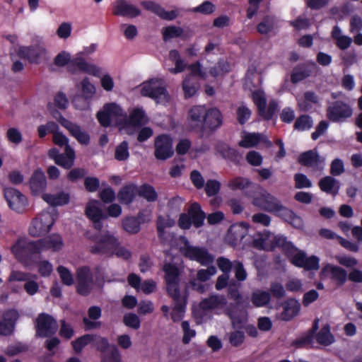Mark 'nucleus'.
<instances>
[{
	"instance_id": "nucleus-1",
	"label": "nucleus",
	"mask_w": 362,
	"mask_h": 362,
	"mask_svg": "<svg viewBox=\"0 0 362 362\" xmlns=\"http://www.w3.org/2000/svg\"><path fill=\"white\" fill-rule=\"evenodd\" d=\"M54 64L59 67H63L66 65L67 71L71 74L81 71L98 77L102 74L100 68L94 64H88L84 59L80 57L71 59L70 54L65 51L59 52L54 57Z\"/></svg>"
},
{
	"instance_id": "nucleus-2",
	"label": "nucleus",
	"mask_w": 362,
	"mask_h": 362,
	"mask_svg": "<svg viewBox=\"0 0 362 362\" xmlns=\"http://www.w3.org/2000/svg\"><path fill=\"white\" fill-rule=\"evenodd\" d=\"M252 203L255 206L268 212L274 213L278 216H287L288 213H290L288 209L284 206L279 199L267 190H263L257 194L253 199Z\"/></svg>"
},
{
	"instance_id": "nucleus-3",
	"label": "nucleus",
	"mask_w": 362,
	"mask_h": 362,
	"mask_svg": "<svg viewBox=\"0 0 362 362\" xmlns=\"http://www.w3.org/2000/svg\"><path fill=\"white\" fill-rule=\"evenodd\" d=\"M93 346L101 352V362H121V355L115 345L109 344L106 338L93 334Z\"/></svg>"
},
{
	"instance_id": "nucleus-4",
	"label": "nucleus",
	"mask_w": 362,
	"mask_h": 362,
	"mask_svg": "<svg viewBox=\"0 0 362 362\" xmlns=\"http://www.w3.org/2000/svg\"><path fill=\"white\" fill-rule=\"evenodd\" d=\"M353 115L351 105L342 100H336L328 105L326 116L332 122H344Z\"/></svg>"
},
{
	"instance_id": "nucleus-5",
	"label": "nucleus",
	"mask_w": 362,
	"mask_h": 362,
	"mask_svg": "<svg viewBox=\"0 0 362 362\" xmlns=\"http://www.w3.org/2000/svg\"><path fill=\"white\" fill-rule=\"evenodd\" d=\"M148 122V118L142 108H134L129 115L123 117V129L129 135H133L136 130Z\"/></svg>"
},
{
	"instance_id": "nucleus-6",
	"label": "nucleus",
	"mask_w": 362,
	"mask_h": 362,
	"mask_svg": "<svg viewBox=\"0 0 362 362\" xmlns=\"http://www.w3.org/2000/svg\"><path fill=\"white\" fill-rule=\"evenodd\" d=\"M95 244L90 247V252L93 255H114V248L117 243V238L110 233H105L98 238L94 236H88Z\"/></svg>"
},
{
	"instance_id": "nucleus-7",
	"label": "nucleus",
	"mask_w": 362,
	"mask_h": 362,
	"mask_svg": "<svg viewBox=\"0 0 362 362\" xmlns=\"http://www.w3.org/2000/svg\"><path fill=\"white\" fill-rule=\"evenodd\" d=\"M53 216L49 212H42L33 219L29 227V233L37 237L48 233L54 224Z\"/></svg>"
},
{
	"instance_id": "nucleus-8",
	"label": "nucleus",
	"mask_w": 362,
	"mask_h": 362,
	"mask_svg": "<svg viewBox=\"0 0 362 362\" xmlns=\"http://www.w3.org/2000/svg\"><path fill=\"white\" fill-rule=\"evenodd\" d=\"M206 108L203 105L193 106L188 112L187 127L203 137Z\"/></svg>"
},
{
	"instance_id": "nucleus-9",
	"label": "nucleus",
	"mask_w": 362,
	"mask_h": 362,
	"mask_svg": "<svg viewBox=\"0 0 362 362\" xmlns=\"http://www.w3.org/2000/svg\"><path fill=\"white\" fill-rule=\"evenodd\" d=\"M45 54V45L42 41L39 40L30 46L20 47L18 51V55L20 57L26 59L30 63L33 64L39 63Z\"/></svg>"
},
{
	"instance_id": "nucleus-10",
	"label": "nucleus",
	"mask_w": 362,
	"mask_h": 362,
	"mask_svg": "<svg viewBox=\"0 0 362 362\" xmlns=\"http://www.w3.org/2000/svg\"><path fill=\"white\" fill-rule=\"evenodd\" d=\"M216 264L221 272H228L230 274L233 270L236 281L242 282L247 278V272L243 262L239 260L230 261L226 257H220L216 259Z\"/></svg>"
},
{
	"instance_id": "nucleus-11",
	"label": "nucleus",
	"mask_w": 362,
	"mask_h": 362,
	"mask_svg": "<svg viewBox=\"0 0 362 362\" xmlns=\"http://www.w3.org/2000/svg\"><path fill=\"white\" fill-rule=\"evenodd\" d=\"M77 291L82 296H88L93 289L95 281L90 267L83 266L76 270Z\"/></svg>"
},
{
	"instance_id": "nucleus-12",
	"label": "nucleus",
	"mask_w": 362,
	"mask_h": 362,
	"mask_svg": "<svg viewBox=\"0 0 362 362\" xmlns=\"http://www.w3.org/2000/svg\"><path fill=\"white\" fill-rule=\"evenodd\" d=\"M183 254L186 257L197 261L204 266L209 265L214 261V256L205 247L186 245L183 248Z\"/></svg>"
},
{
	"instance_id": "nucleus-13",
	"label": "nucleus",
	"mask_w": 362,
	"mask_h": 362,
	"mask_svg": "<svg viewBox=\"0 0 362 362\" xmlns=\"http://www.w3.org/2000/svg\"><path fill=\"white\" fill-rule=\"evenodd\" d=\"M141 94L143 96L151 98L158 103L166 102L168 98L165 88L153 80L143 84Z\"/></svg>"
},
{
	"instance_id": "nucleus-14",
	"label": "nucleus",
	"mask_w": 362,
	"mask_h": 362,
	"mask_svg": "<svg viewBox=\"0 0 362 362\" xmlns=\"http://www.w3.org/2000/svg\"><path fill=\"white\" fill-rule=\"evenodd\" d=\"M36 333L40 337H47L54 334L58 328L56 320L49 315H39L37 320Z\"/></svg>"
},
{
	"instance_id": "nucleus-15",
	"label": "nucleus",
	"mask_w": 362,
	"mask_h": 362,
	"mask_svg": "<svg viewBox=\"0 0 362 362\" xmlns=\"http://www.w3.org/2000/svg\"><path fill=\"white\" fill-rule=\"evenodd\" d=\"M222 114L219 110L217 108L207 109L203 130V137H209L222 125Z\"/></svg>"
},
{
	"instance_id": "nucleus-16",
	"label": "nucleus",
	"mask_w": 362,
	"mask_h": 362,
	"mask_svg": "<svg viewBox=\"0 0 362 362\" xmlns=\"http://www.w3.org/2000/svg\"><path fill=\"white\" fill-rule=\"evenodd\" d=\"M4 197L9 207L18 213L23 212L28 204L26 197L20 191L12 187L4 189Z\"/></svg>"
},
{
	"instance_id": "nucleus-17",
	"label": "nucleus",
	"mask_w": 362,
	"mask_h": 362,
	"mask_svg": "<svg viewBox=\"0 0 362 362\" xmlns=\"http://www.w3.org/2000/svg\"><path fill=\"white\" fill-rule=\"evenodd\" d=\"M122 115V110L119 105L115 103H108L97 113V118L102 126L108 127L112 120L117 119Z\"/></svg>"
},
{
	"instance_id": "nucleus-18",
	"label": "nucleus",
	"mask_w": 362,
	"mask_h": 362,
	"mask_svg": "<svg viewBox=\"0 0 362 362\" xmlns=\"http://www.w3.org/2000/svg\"><path fill=\"white\" fill-rule=\"evenodd\" d=\"M291 262L295 266L304 268L305 270H317L319 269V259L315 256L308 257L303 251H299L296 248L293 250Z\"/></svg>"
},
{
	"instance_id": "nucleus-19",
	"label": "nucleus",
	"mask_w": 362,
	"mask_h": 362,
	"mask_svg": "<svg viewBox=\"0 0 362 362\" xmlns=\"http://www.w3.org/2000/svg\"><path fill=\"white\" fill-rule=\"evenodd\" d=\"M11 252L20 261L24 260L30 255L37 254L36 241L27 242L23 240H18L12 247Z\"/></svg>"
},
{
	"instance_id": "nucleus-20",
	"label": "nucleus",
	"mask_w": 362,
	"mask_h": 362,
	"mask_svg": "<svg viewBox=\"0 0 362 362\" xmlns=\"http://www.w3.org/2000/svg\"><path fill=\"white\" fill-rule=\"evenodd\" d=\"M172 139L167 135H160L155 139V156L159 160H166L173 154Z\"/></svg>"
},
{
	"instance_id": "nucleus-21",
	"label": "nucleus",
	"mask_w": 362,
	"mask_h": 362,
	"mask_svg": "<svg viewBox=\"0 0 362 362\" xmlns=\"http://www.w3.org/2000/svg\"><path fill=\"white\" fill-rule=\"evenodd\" d=\"M298 162L304 166L312 168L315 171H322L325 159L316 151L310 150L301 153L298 157Z\"/></svg>"
},
{
	"instance_id": "nucleus-22",
	"label": "nucleus",
	"mask_w": 362,
	"mask_h": 362,
	"mask_svg": "<svg viewBox=\"0 0 362 362\" xmlns=\"http://www.w3.org/2000/svg\"><path fill=\"white\" fill-rule=\"evenodd\" d=\"M230 320L233 328H242L247 321V313L237 305H230L224 311Z\"/></svg>"
},
{
	"instance_id": "nucleus-23",
	"label": "nucleus",
	"mask_w": 362,
	"mask_h": 362,
	"mask_svg": "<svg viewBox=\"0 0 362 362\" xmlns=\"http://www.w3.org/2000/svg\"><path fill=\"white\" fill-rule=\"evenodd\" d=\"M38 253L42 251L52 250L53 251L60 250L63 247L62 238L57 234H53L47 238L36 241Z\"/></svg>"
},
{
	"instance_id": "nucleus-24",
	"label": "nucleus",
	"mask_w": 362,
	"mask_h": 362,
	"mask_svg": "<svg viewBox=\"0 0 362 362\" xmlns=\"http://www.w3.org/2000/svg\"><path fill=\"white\" fill-rule=\"evenodd\" d=\"M62 126L66 128L70 134L82 145H88L90 142L89 134L77 124L69 120H64Z\"/></svg>"
},
{
	"instance_id": "nucleus-25",
	"label": "nucleus",
	"mask_w": 362,
	"mask_h": 362,
	"mask_svg": "<svg viewBox=\"0 0 362 362\" xmlns=\"http://www.w3.org/2000/svg\"><path fill=\"white\" fill-rule=\"evenodd\" d=\"M140 13L139 8L124 0L116 1L113 8V14L116 16L134 18L139 16Z\"/></svg>"
},
{
	"instance_id": "nucleus-26",
	"label": "nucleus",
	"mask_w": 362,
	"mask_h": 362,
	"mask_svg": "<svg viewBox=\"0 0 362 362\" xmlns=\"http://www.w3.org/2000/svg\"><path fill=\"white\" fill-rule=\"evenodd\" d=\"M47 187V180L44 172L41 169H37L33 173L30 179V188L35 195L41 194Z\"/></svg>"
},
{
	"instance_id": "nucleus-27",
	"label": "nucleus",
	"mask_w": 362,
	"mask_h": 362,
	"mask_svg": "<svg viewBox=\"0 0 362 362\" xmlns=\"http://www.w3.org/2000/svg\"><path fill=\"white\" fill-rule=\"evenodd\" d=\"M87 216L94 222V227L97 230L102 228L100 220L103 218V211L100 209V203L98 201L93 200L88 202L86 208Z\"/></svg>"
},
{
	"instance_id": "nucleus-28",
	"label": "nucleus",
	"mask_w": 362,
	"mask_h": 362,
	"mask_svg": "<svg viewBox=\"0 0 362 362\" xmlns=\"http://www.w3.org/2000/svg\"><path fill=\"white\" fill-rule=\"evenodd\" d=\"M227 303L226 298L222 295H211L199 303V308L203 310H211L223 308Z\"/></svg>"
},
{
	"instance_id": "nucleus-29",
	"label": "nucleus",
	"mask_w": 362,
	"mask_h": 362,
	"mask_svg": "<svg viewBox=\"0 0 362 362\" xmlns=\"http://www.w3.org/2000/svg\"><path fill=\"white\" fill-rule=\"evenodd\" d=\"M315 69V63L303 64L295 67L291 74V82L297 83L310 76Z\"/></svg>"
},
{
	"instance_id": "nucleus-30",
	"label": "nucleus",
	"mask_w": 362,
	"mask_h": 362,
	"mask_svg": "<svg viewBox=\"0 0 362 362\" xmlns=\"http://www.w3.org/2000/svg\"><path fill=\"white\" fill-rule=\"evenodd\" d=\"M166 290L177 308L181 309L183 306H186L187 296L185 293L180 291L179 283L167 285Z\"/></svg>"
},
{
	"instance_id": "nucleus-31",
	"label": "nucleus",
	"mask_w": 362,
	"mask_h": 362,
	"mask_svg": "<svg viewBox=\"0 0 362 362\" xmlns=\"http://www.w3.org/2000/svg\"><path fill=\"white\" fill-rule=\"evenodd\" d=\"M141 5L147 10L151 11L163 19L171 21L175 19L177 13L175 11H166L160 5L153 1H143Z\"/></svg>"
},
{
	"instance_id": "nucleus-32",
	"label": "nucleus",
	"mask_w": 362,
	"mask_h": 362,
	"mask_svg": "<svg viewBox=\"0 0 362 362\" xmlns=\"http://www.w3.org/2000/svg\"><path fill=\"white\" fill-rule=\"evenodd\" d=\"M284 310L280 315V318L284 321H288L298 315L300 310V304L295 299L290 298L283 304Z\"/></svg>"
},
{
	"instance_id": "nucleus-33",
	"label": "nucleus",
	"mask_w": 362,
	"mask_h": 362,
	"mask_svg": "<svg viewBox=\"0 0 362 362\" xmlns=\"http://www.w3.org/2000/svg\"><path fill=\"white\" fill-rule=\"evenodd\" d=\"M319 187L322 191L335 196L339 192L340 185L335 178L326 176L320 180Z\"/></svg>"
},
{
	"instance_id": "nucleus-34",
	"label": "nucleus",
	"mask_w": 362,
	"mask_h": 362,
	"mask_svg": "<svg viewBox=\"0 0 362 362\" xmlns=\"http://www.w3.org/2000/svg\"><path fill=\"white\" fill-rule=\"evenodd\" d=\"M189 216H190L192 224L196 228H199L204 224V221L206 218L205 213L202 210L201 206L197 203L191 204L189 211Z\"/></svg>"
},
{
	"instance_id": "nucleus-35",
	"label": "nucleus",
	"mask_w": 362,
	"mask_h": 362,
	"mask_svg": "<svg viewBox=\"0 0 362 362\" xmlns=\"http://www.w3.org/2000/svg\"><path fill=\"white\" fill-rule=\"evenodd\" d=\"M74 159L75 152L74 149L70 146H66L64 153H61L55 163L65 169H69L74 165Z\"/></svg>"
},
{
	"instance_id": "nucleus-36",
	"label": "nucleus",
	"mask_w": 362,
	"mask_h": 362,
	"mask_svg": "<svg viewBox=\"0 0 362 362\" xmlns=\"http://www.w3.org/2000/svg\"><path fill=\"white\" fill-rule=\"evenodd\" d=\"M323 270L329 273L332 279L337 281L339 286H342L346 281L347 272L341 267L328 264Z\"/></svg>"
},
{
	"instance_id": "nucleus-37",
	"label": "nucleus",
	"mask_w": 362,
	"mask_h": 362,
	"mask_svg": "<svg viewBox=\"0 0 362 362\" xmlns=\"http://www.w3.org/2000/svg\"><path fill=\"white\" fill-rule=\"evenodd\" d=\"M137 192L136 186L134 185H128L123 187L117 194L119 201L123 204H130Z\"/></svg>"
},
{
	"instance_id": "nucleus-38",
	"label": "nucleus",
	"mask_w": 362,
	"mask_h": 362,
	"mask_svg": "<svg viewBox=\"0 0 362 362\" xmlns=\"http://www.w3.org/2000/svg\"><path fill=\"white\" fill-rule=\"evenodd\" d=\"M319 319L316 318L313 324L311 329L308 330L300 338L296 340L294 344L298 347L310 345L313 342L315 334L318 329Z\"/></svg>"
},
{
	"instance_id": "nucleus-39",
	"label": "nucleus",
	"mask_w": 362,
	"mask_h": 362,
	"mask_svg": "<svg viewBox=\"0 0 362 362\" xmlns=\"http://www.w3.org/2000/svg\"><path fill=\"white\" fill-rule=\"evenodd\" d=\"M271 300V294L268 291L255 290L251 294V302L256 307L266 306Z\"/></svg>"
},
{
	"instance_id": "nucleus-40",
	"label": "nucleus",
	"mask_w": 362,
	"mask_h": 362,
	"mask_svg": "<svg viewBox=\"0 0 362 362\" xmlns=\"http://www.w3.org/2000/svg\"><path fill=\"white\" fill-rule=\"evenodd\" d=\"M317 341L323 346H329L334 342V337L330 332V327L326 324L316 334Z\"/></svg>"
},
{
	"instance_id": "nucleus-41",
	"label": "nucleus",
	"mask_w": 362,
	"mask_h": 362,
	"mask_svg": "<svg viewBox=\"0 0 362 362\" xmlns=\"http://www.w3.org/2000/svg\"><path fill=\"white\" fill-rule=\"evenodd\" d=\"M42 199L52 206L63 205L69 202V194L64 192H58L54 194H44Z\"/></svg>"
},
{
	"instance_id": "nucleus-42",
	"label": "nucleus",
	"mask_w": 362,
	"mask_h": 362,
	"mask_svg": "<svg viewBox=\"0 0 362 362\" xmlns=\"http://www.w3.org/2000/svg\"><path fill=\"white\" fill-rule=\"evenodd\" d=\"M163 271L165 274L166 286L179 283V272L176 266L170 263H165L163 265Z\"/></svg>"
},
{
	"instance_id": "nucleus-43",
	"label": "nucleus",
	"mask_w": 362,
	"mask_h": 362,
	"mask_svg": "<svg viewBox=\"0 0 362 362\" xmlns=\"http://www.w3.org/2000/svg\"><path fill=\"white\" fill-rule=\"evenodd\" d=\"M140 222L134 216L125 217L122 221V228L129 234H136L140 230Z\"/></svg>"
},
{
	"instance_id": "nucleus-44",
	"label": "nucleus",
	"mask_w": 362,
	"mask_h": 362,
	"mask_svg": "<svg viewBox=\"0 0 362 362\" xmlns=\"http://www.w3.org/2000/svg\"><path fill=\"white\" fill-rule=\"evenodd\" d=\"M262 139L260 134L245 133L239 146L244 148H251L257 146Z\"/></svg>"
},
{
	"instance_id": "nucleus-45",
	"label": "nucleus",
	"mask_w": 362,
	"mask_h": 362,
	"mask_svg": "<svg viewBox=\"0 0 362 362\" xmlns=\"http://www.w3.org/2000/svg\"><path fill=\"white\" fill-rule=\"evenodd\" d=\"M137 193L140 197L150 202H155L158 198V194L155 189L147 184L141 185L137 189Z\"/></svg>"
},
{
	"instance_id": "nucleus-46",
	"label": "nucleus",
	"mask_w": 362,
	"mask_h": 362,
	"mask_svg": "<svg viewBox=\"0 0 362 362\" xmlns=\"http://www.w3.org/2000/svg\"><path fill=\"white\" fill-rule=\"evenodd\" d=\"M93 339V334H86L77 338L76 340L71 342L74 351L76 354H80L82 351L83 347L92 343Z\"/></svg>"
},
{
	"instance_id": "nucleus-47",
	"label": "nucleus",
	"mask_w": 362,
	"mask_h": 362,
	"mask_svg": "<svg viewBox=\"0 0 362 362\" xmlns=\"http://www.w3.org/2000/svg\"><path fill=\"white\" fill-rule=\"evenodd\" d=\"M246 233V228L243 225H233L228 230V238L234 241L242 240Z\"/></svg>"
},
{
	"instance_id": "nucleus-48",
	"label": "nucleus",
	"mask_w": 362,
	"mask_h": 362,
	"mask_svg": "<svg viewBox=\"0 0 362 362\" xmlns=\"http://www.w3.org/2000/svg\"><path fill=\"white\" fill-rule=\"evenodd\" d=\"M129 144L126 141H123L116 146L115 151V158L118 161H124L129 158Z\"/></svg>"
},
{
	"instance_id": "nucleus-49",
	"label": "nucleus",
	"mask_w": 362,
	"mask_h": 362,
	"mask_svg": "<svg viewBox=\"0 0 362 362\" xmlns=\"http://www.w3.org/2000/svg\"><path fill=\"white\" fill-rule=\"evenodd\" d=\"M275 25V20L273 17L266 16L263 20L258 24L257 30L261 34H267L271 32Z\"/></svg>"
},
{
	"instance_id": "nucleus-50",
	"label": "nucleus",
	"mask_w": 362,
	"mask_h": 362,
	"mask_svg": "<svg viewBox=\"0 0 362 362\" xmlns=\"http://www.w3.org/2000/svg\"><path fill=\"white\" fill-rule=\"evenodd\" d=\"M274 249L275 247H281L288 253H292L293 250H296V247L291 243L287 242L285 237L282 235H276L274 241Z\"/></svg>"
},
{
	"instance_id": "nucleus-51",
	"label": "nucleus",
	"mask_w": 362,
	"mask_h": 362,
	"mask_svg": "<svg viewBox=\"0 0 362 362\" xmlns=\"http://www.w3.org/2000/svg\"><path fill=\"white\" fill-rule=\"evenodd\" d=\"M252 99L255 105L257 106L259 114L264 112L267 100L264 93L262 90H256L252 93Z\"/></svg>"
},
{
	"instance_id": "nucleus-52",
	"label": "nucleus",
	"mask_w": 362,
	"mask_h": 362,
	"mask_svg": "<svg viewBox=\"0 0 362 362\" xmlns=\"http://www.w3.org/2000/svg\"><path fill=\"white\" fill-rule=\"evenodd\" d=\"M123 323L133 329H138L141 326L139 317L134 313H126L123 317Z\"/></svg>"
},
{
	"instance_id": "nucleus-53",
	"label": "nucleus",
	"mask_w": 362,
	"mask_h": 362,
	"mask_svg": "<svg viewBox=\"0 0 362 362\" xmlns=\"http://www.w3.org/2000/svg\"><path fill=\"white\" fill-rule=\"evenodd\" d=\"M182 88L186 98H189L195 95L197 90V86L193 82L191 76H187L182 83Z\"/></svg>"
},
{
	"instance_id": "nucleus-54",
	"label": "nucleus",
	"mask_w": 362,
	"mask_h": 362,
	"mask_svg": "<svg viewBox=\"0 0 362 362\" xmlns=\"http://www.w3.org/2000/svg\"><path fill=\"white\" fill-rule=\"evenodd\" d=\"M183 33V30L180 27L168 26L163 29V37L164 41L169 39L180 37Z\"/></svg>"
},
{
	"instance_id": "nucleus-55",
	"label": "nucleus",
	"mask_w": 362,
	"mask_h": 362,
	"mask_svg": "<svg viewBox=\"0 0 362 362\" xmlns=\"http://www.w3.org/2000/svg\"><path fill=\"white\" fill-rule=\"evenodd\" d=\"M173 223H174L171 219L159 216L156 221V228L158 236L162 238L164 235L165 229L166 228L171 227Z\"/></svg>"
},
{
	"instance_id": "nucleus-56",
	"label": "nucleus",
	"mask_w": 362,
	"mask_h": 362,
	"mask_svg": "<svg viewBox=\"0 0 362 362\" xmlns=\"http://www.w3.org/2000/svg\"><path fill=\"white\" fill-rule=\"evenodd\" d=\"M83 97L85 99L91 98L95 93V86L90 82L88 78H85L81 83Z\"/></svg>"
},
{
	"instance_id": "nucleus-57",
	"label": "nucleus",
	"mask_w": 362,
	"mask_h": 362,
	"mask_svg": "<svg viewBox=\"0 0 362 362\" xmlns=\"http://www.w3.org/2000/svg\"><path fill=\"white\" fill-rule=\"evenodd\" d=\"M59 274L62 283L66 286H71L74 284V280L71 272L63 266H59L57 269Z\"/></svg>"
},
{
	"instance_id": "nucleus-58",
	"label": "nucleus",
	"mask_w": 362,
	"mask_h": 362,
	"mask_svg": "<svg viewBox=\"0 0 362 362\" xmlns=\"http://www.w3.org/2000/svg\"><path fill=\"white\" fill-rule=\"evenodd\" d=\"M239 284L234 279H231L228 286V294L229 297L237 303L241 300V295L239 292Z\"/></svg>"
},
{
	"instance_id": "nucleus-59",
	"label": "nucleus",
	"mask_w": 362,
	"mask_h": 362,
	"mask_svg": "<svg viewBox=\"0 0 362 362\" xmlns=\"http://www.w3.org/2000/svg\"><path fill=\"white\" fill-rule=\"evenodd\" d=\"M313 125V121L308 115L299 117L294 123V128L298 130L310 129Z\"/></svg>"
},
{
	"instance_id": "nucleus-60",
	"label": "nucleus",
	"mask_w": 362,
	"mask_h": 362,
	"mask_svg": "<svg viewBox=\"0 0 362 362\" xmlns=\"http://www.w3.org/2000/svg\"><path fill=\"white\" fill-rule=\"evenodd\" d=\"M222 148L221 153L225 158H228L235 163L240 161L241 156L235 149L226 145H223Z\"/></svg>"
},
{
	"instance_id": "nucleus-61",
	"label": "nucleus",
	"mask_w": 362,
	"mask_h": 362,
	"mask_svg": "<svg viewBox=\"0 0 362 362\" xmlns=\"http://www.w3.org/2000/svg\"><path fill=\"white\" fill-rule=\"evenodd\" d=\"M216 273V269L214 266H210L207 269H201L197 271V279L200 281H206Z\"/></svg>"
},
{
	"instance_id": "nucleus-62",
	"label": "nucleus",
	"mask_w": 362,
	"mask_h": 362,
	"mask_svg": "<svg viewBox=\"0 0 362 362\" xmlns=\"http://www.w3.org/2000/svg\"><path fill=\"white\" fill-rule=\"evenodd\" d=\"M295 187L297 189L310 188L312 187L311 181L306 175L302 173H296L294 175Z\"/></svg>"
},
{
	"instance_id": "nucleus-63",
	"label": "nucleus",
	"mask_w": 362,
	"mask_h": 362,
	"mask_svg": "<svg viewBox=\"0 0 362 362\" xmlns=\"http://www.w3.org/2000/svg\"><path fill=\"white\" fill-rule=\"evenodd\" d=\"M237 119L240 124H244L250 117V110L244 105H240L237 110Z\"/></svg>"
},
{
	"instance_id": "nucleus-64",
	"label": "nucleus",
	"mask_w": 362,
	"mask_h": 362,
	"mask_svg": "<svg viewBox=\"0 0 362 362\" xmlns=\"http://www.w3.org/2000/svg\"><path fill=\"white\" fill-rule=\"evenodd\" d=\"M250 184V182L247 179L238 177L231 180L228 182V186L233 190L243 189L245 187H248Z\"/></svg>"
}]
</instances>
